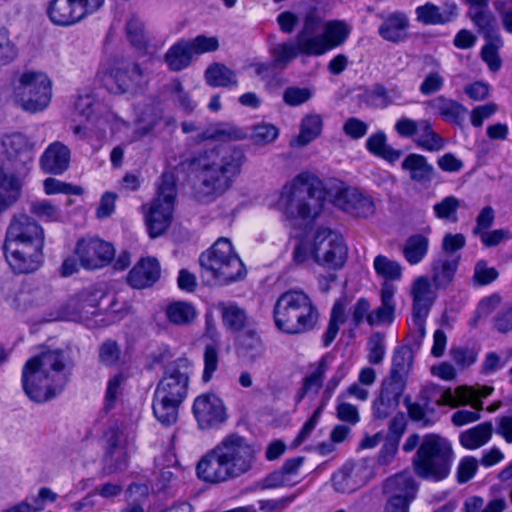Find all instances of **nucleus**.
<instances>
[{"mask_svg": "<svg viewBox=\"0 0 512 512\" xmlns=\"http://www.w3.org/2000/svg\"><path fill=\"white\" fill-rule=\"evenodd\" d=\"M257 450L245 437L230 434L208 451L197 464V475L218 484L248 473L256 462Z\"/></svg>", "mask_w": 512, "mask_h": 512, "instance_id": "1", "label": "nucleus"}, {"mask_svg": "<svg viewBox=\"0 0 512 512\" xmlns=\"http://www.w3.org/2000/svg\"><path fill=\"white\" fill-rule=\"evenodd\" d=\"M245 161L242 149L218 146L200 153L193 159L198 173L197 195L200 199H215L232 186Z\"/></svg>", "mask_w": 512, "mask_h": 512, "instance_id": "2", "label": "nucleus"}, {"mask_svg": "<svg viewBox=\"0 0 512 512\" xmlns=\"http://www.w3.org/2000/svg\"><path fill=\"white\" fill-rule=\"evenodd\" d=\"M65 357L61 350H47L31 357L22 369V385L30 400L46 402L59 394L66 382Z\"/></svg>", "mask_w": 512, "mask_h": 512, "instance_id": "3", "label": "nucleus"}, {"mask_svg": "<svg viewBox=\"0 0 512 512\" xmlns=\"http://www.w3.org/2000/svg\"><path fill=\"white\" fill-rule=\"evenodd\" d=\"M273 318L275 326L281 332L299 335L316 326L319 312L307 293L301 289H290L278 297Z\"/></svg>", "mask_w": 512, "mask_h": 512, "instance_id": "4", "label": "nucleus"}, {"mask_svg": "<svg viewBox=\"0 0 512 512\" xmlns=\"http://www.w3.org/2000/svg\"><path fill=\"white\" fill-rule=\"evenodd\" d=\"M313 181L308 173H301L282 187L277 207L287 219H313L321 213L324 192Z\"/></svg>", "mask_w": 512, "mask_h": 512, "instance_id": "5", "label": "nucleus"}, {"mask_svg": "<svg viewBox=\"0 0 512 512\" xmlns=\"http://www.w3.org/2000/svg\"><path fill=\"white\" fill-rule=\"evenodd\" d=\"M189 376L174 365L168 366L157 384L152 409L165 426L176 423L181 404L188 395Z\"/></svg>", "mask_w": 512, "mask_h": 512, "instance_id": "6", "label": "nucleus"}, {"mask_svg": "<svg viewBox=\"0 0 512 512\" xmlns=\"http://www.w3.org/2000/svg\"><path fill=\"white\" fill-rule=\"evenodd\" d=\"M201 275L208 282L229 284L241 280L246 270L229 239L219 238L213 246L199 257Z\"/></svg>", "mask_w": 512, "mask_h": 512, "instance_id": "7", "label": "nucleus"}, {"mask_svg": "<svg viewBox=\"0 0 512 512\" xmlns=\"http://www.w3.org/2000/svg\"><path fill=\"white\" fill-rule=\"evenodd\" d=\"M452 456V446L446 438L427 434L413 459L414 471L422 479L443 480L450 472Z\"/></svg>", "mask_w": 512, "mask_h": 512, "instance_id": "8", "label": "nucleus"}, {"mask_svg": "<svg viewBox=\"0 0 512 512\" xmlns=\"http://www.w3.org/2000/svg\"><path fill=\"white\" fill-rule=\"evenodd\" d=\"M176 197V178L172 173H164L157 195L145 214L147 229L152 238L162 235L169 228L173 219Z\"/></svg>", "mask_w": 512, "mask_h": 512, "instance_id": "9", "label": "nucleus"}, {"mask_svg": "<svg viewBox=\"0 0 512 512\" xmlns=\"http://www.w3.org/2000/svg\"><path fill=\"white\" fill-rule=\"evenodd\" d=\"M15 95L25 111L30 113L40 112L51 101V81L43 72L26 71L19 78Z\"/></svg>", "mask_w": 512, "mask_h": 512, "instance_id": "10", "label": "nucleus"}, {"mask_svg": "<svg viewBox=\"0 0 512 512\" xmlns=\"http://www.w3.org/2000/svg\"><path fill=\"white\" fill-rule=\"evenodd\" d=\"M102 82L112 93L134 92L143 87L145 73L135 62L116 60L103 73Z\"/></svg>", "mask_w": 512, "mask_h": 512, "instance_id": "11", "label": "nucleus"}, {"mask_svg": "<svg viewBox=\"0 0 512 512\" xmlns=\"http://www.w3.org/2000/svg\"><path fill=\"white\" fill-rule=\"evenodd\" d=\"M312 252L317 264L330 269L342 267L347 257V248L342 237L327 228L316 231Z\"/></svg>", "mask_w": 512, "mask_h": 512, "instance_id": "12", "label": "nucleus"}, {"mask_svg": "<svg viewBox=\"0 0 512 512\" xmlns=\"http://www.w3.org/2000/svg\"><path fill=\"white\" fill-rule=\"evenodd\" d=\"M103 3L104 0H52L47 13L54 24L69 26L96 12Z\"/></svg>", "mask_w": 512, "mask_h": 512, "instance_id": "13", "label": "nucleus"}, {"mask_svg": "<svg viewBox=\"0 0 512 512\" xmlns=\"http://www.w3.org/2000/svg\"><path fill=\"white\" fill-rule=\"evenodd\" d=\"M44 230L31 217L26 214H15L6 230L3 246H44Z\"/></svg>", "mask_w": 512, "mask_h": 512, "instance_id": "14", "label": "nucleus"}, {"mask_svg": "<svg viewBox=\"0 0 512 512\" xmlns=\"http://www.w3.org/2000/svg\"><path fill=\"white\" fill-rule=\"evenodd\" d=\"M75 254L83 268L94 270L108 265L115 250L111 243L99 238H82L76 243Z\"/></svg>", "mask_w": 512, "mask_h": 512, "instance_id": "15", "label": "nucleus"}, {"mask_svg": "<svg viewBox=\"0 0 512 512\" xmlns=\"http://www.w3.org/2000/svg\"><path fill=\"white\" fill-rule=\"evenodd\" d=\"M192 412L200 429L217 428L227 420L224 403L214 393H203L196 397Z\"/></svg>", "mask_w": 512, "mask_h": 512, "instance_id": "16", "label": "nucleus"}, {"mask_svg": "<svg viewBox=\"0 0 512 512\" xmlns=\"http://www.w3.org/2000/svg\"><path fill=\"white\" fill-rule=\"evenodd\" d=\"M6 261L17 274H29L37 271L43 263V247L3 246Z\"/></svg>", "mask_w": 512, "mask_h": 512, "instance_id": "17", "label": "nucleus"}, {"mask_svg": "<svg viewBox=\"0 0 512 512\" xmlns=\"http://www.w3.org/2000/svg\"><path fill=\"white\" fill-rule=\"evenodd\" d=\"M2 148L15 171L26 168L35 156V143L22 133L6 136L2 141Z\"/></svg>", "mask_w": 512, "mask_h": 512, "instance_id": "18", "label": "nucleus"}, {"mask_svg": "<svg viewBox=\"0 0 512 512\" xmlns=\"http://www.w3.org/2000/svg\"><path fill=\"white\" fill-rule=\"evenodd\" d=\"M334 204L344 212L367 218L375 213L373 199L354 187H343L334 196Z\"/></svg>", "mask_w": 512, "mask_h": 512, "instance_id": "19", "label": "nucleus"}, {"mask_svg": "<svg viewBox=\"0 0 512 512\" xmlns=\"http://www.w3.org/2000/svg\"><path fill=\"white\" fill-rule=\"evenodd\" d=\"M493 391L492 387H482L477 391L472 387L459 386L455 390L437 389L439 397L435 400L438 406L457 407L464 404H470L473 409L482 410L481 398L489 396Z\"/></svg>", "mask_w": 512, "mask_h": 512, "instance_id": "20", "label": "nucleus"}, {"mask_svg": "<svg viewBox=\"0 0 512 512\" xmlns=\"http://www.w3.org/2000/svg\"><path fill=\"white\" fill-rule=\"evenodd\" d=\"M366 467L362 463L347 462L332 476V485L338 493H352L366 483Z\"/></svg>", "mask_w": 512, "mask_h": 512, "instance_id": "21", "label": "nucleus"}, {"mask_svg": "<svg viewBox=\"0 0 512 512\" xmlns=\"http://www.w3.org/2000/svg\"><path fill=\"white\" fill-rule=\"evenodd\" d=\"M378 16L382 20L378 28V34L381 38L391 43H400L407 39L410 20L405 12L394 11Z\"/></svg>", "mask_w": 512, "mask_h": 512, "instance_id": "22", "label": "nucleus"}, {"mask_svg": "<svg viewBox=\"0 0 512 512\" xmlns=\"http://www.w3.org/2000/svg\"><path fill=\"white\" fill-rule=\"evenodd\" d=\"M436 290L427 276H418L413 280L410 288L412 315H429L437 298Z\"/></svg>", "mask_w": 512, "mask_h": 512, "instance_id": "23", "label": "nucleus"}, {"mask_svg": "<svg viewBox=\"0 0 512 512\" xmlns=\"http://www.w3.org/2000/svg\"><path fill=\"white\" fill-rule=\"evenodd\" d=\"M350 34L349 26L339 20L328 21L325 23L323 33L319 35V39L313 41L314 55L320 56L327 51L342 45Z\"/></svg>", "mask_w": 512, "mask_h": 512, "instance_id": "24", "label": "nucleus"}, {"mask_svg": "<svg viewBox=\"0 0 512 512\" xmlns=\"http://www.w3.org/2000/svg\"><path fill=\"white\" fill-rule=\"evenodd\" d=\"M97 306L98 302L94 294L82 292L62 306L59 318L66 321H86L90 315L96 313Z\"/></svg>", "mask_w": 512, "mask_h": 512, "instance_id": "25", "label": "nucleus"}, {"mask_svg": "<svg viewBox=\"0 0 512 512\" xmlns=\"http://www.w3.org/2000/svg\"><path fill=\"white\" fill-rule=\"evenodd\" d=\"M70 158L71 152L68 146L55 141L44 150L39 164L44 173L61 175L69 168Z\"/></svg>", "mask_w": 512, "mask_h": 512, "instance_id": "26", "label": "nucleus"}, {"mask_svg": "<svg viewBox=\"0 0 512 512\" xmlns=\"http://www.w3.org/2000/svg\"><path fill=\"white\" fill-rule=\"evenodd\" d=\"M396 288L393 284L383 282L380 289V305L374 310H371L368 319V325L371 327L390 325L395 319L396 302H395Z\"/></svg>", "mask_w": 512, "mask_h": 512, "instance_id": "27", "label": "nucleus"}, {"mask_svg": "<svg viewBox=\"0 0 512 512\" xmlns=\"http://www.w3.org/2000/svg\"><path fill=\"white\" fill-rule=\"evenodd\" d=\"M418 487L408 472H402L389 477L383 486L387 499L404 500L410 503L415 499Z\"/></svg>", "mask_w": 512, "mask_h": 512, "instance_id": "28", "label": "nucleus"}, {"mask_svg": "<svg viewBox=\"0 0 512 512\" xmlns=\"http://www.w3.org/2000/svg\"><path fill=\"white\" fill-rule=\"evenodd\" d=\"M160 265L157 259H141L130 271L128 282L133 288L142 289L152 286L160 277Z\"/></svg>", "mask_w": 512, "mask_h": 512, "instance_id": "29", "label": "nucleus"}, {"mask_svg": "<svg viewBox=\"0 0 512 512\" xmlns=\"http://www.w3.org/2000/svg\"><path fill=\"white\" fill-rule=\"evenodd\" d=\"M425 107L432 114L454 124H460L467 112V109L462 104L443 95L426 101Z\"/></svg>", "mask_w": 512, "mask_h": 512, "instance_id": "30", "label": "nucleus"}, {"mask_svg": "<svg viewBox=\"0 0 512 512\" xmlns=\"http://www.w3.org/2000/svg\"><path fill=\"white\" fill-rule=\"evenodd\" d=\"M246 137V133L232 123L216 122L208 125L201 132L193 136L195 143H201L207 140L233 141L241 140Z\"/></svg>", "mask_w": 512, "mask_h": 512, "instance_id": "31", "label": "nucleus"}, {"mask_svg": "<svg viewBox=\"0 0 512 512\" xmlns=\"http://www.w3.org/2000/svg\"><path fill=\"white\" fill-rule=\"evenodd\" d=\"M329 356H323L316 364L314 370L302 379L301 388L295 395L296 403L301 402L308 395H316L323 385V380L329 368Z\"/></svg>", "mask_w": 512, "mask_h": 512, "instance_id": "32", "label": "nucleus"}, {"mask_svg": "<svg viewBox=\"0 0 512 512\" xmlns=\"http://www.w3.org/2000/svg\"><path fill=\"white\" fill-rule=\"evenodd\" d=\"M323 119L320 114L311 112L303 116L299 126V134L290 141L291 147H304L318 138L322 132Z\"/></svg>", "mask_w": 512, "mask_h": 512, "instance_id": "33", "label": "nucleus"}, {"mask_svg": "<svg viewBox=\"0 0 512 512\" xmlns=\"http://www.w3.org/2000/svg\"><path fill=\"white\" fill-rule=\"evenodd\" d=\"M236 350L238 355L249 363L257 361L265 354V346L254 330L246 331L238 336Z\"/></svg>", "mask_w": 512, "mask_h": 512, "instance_id": "34", "label": "nucleus"}, {"mask_svg": "<svg viewBox=\"0 0 512 512\" xmlns=\"http://www.w3.org/2000/svg\"><path fill=\"white\" fill-rule=\"evenodd\" d=\"M401 167L409 173L410 179L420 184L430 183L435 173L434 167L425 156L411 153L403 160Z\"/></svg>", "mask_w": 512, "mask_h": 512, "instance_id": "35", "label": "nucleus"}, {"mask_svg": "<svg viewBox=\"0 0 512 512\" xmlns=\"http://www.w3.org/2000/svg\"><path fill=\"white\" fill-rule=\"evenodd\" d=\"M459 259L440 257L431 264V283L435 289H444L453 281L458 269Z\"/></svg>", "mask_w": 512, "mask_h": 512, "instance_id": "36", "label": "nucleus"}, {"mask_svg": "<svg viewBox=\"0 0 512 512\" xmlns=\"http://www.w3.org/2000/svg\"><path fill=\"white\" fill-rule=\"evenodd\" d=\"M20 192V181L0 162V213L18 200Z\"/></svg>", "mask_w": 512, "mask_h": 512, "instance_id": "37", "label": "nucleus"}, {"mask_svg": "<svg viewBox=\"0 0 512 512\" xmlns=\"http://www.w3.org/2000/svg\"><path fill=\"white\" fill-rule=\"evenodd\" d=\"M429 238L423 234L417 233L409 236L401 247L404 259L410 265L421 263L429 251Z\"/></svg>", "mask_w": 512, "mask_h": 512, "instance_id": "38", "label": "nucleus"}, {"mask_svg": "<svg viewBox=\"0 0 512 512\" xmlns=\"http://www.w3.org/2000/svg\"><path fill=\"white\" fill-rule=\"evenodd\" d=\"M414 143L423 150L435 152L444 148V139L437 134L428 119H420L417 133L413 137Z\"/></svg>", "mask_w": 512, "mask_h": 512, "instance_id": "39", "label": "nucleus"}, {"mask_svg": "<svg viewBox=\"0 0 512 512\" xmlns=\"http://www.w3.org/2000/svg\"><path fill=\"white\" fill-rule=\"evenodd\" d=\"M414 349L410 345H403L395 349L392 357V365L388 377L404 380L412 368L414 360Z\"/></svg>", "mask_w": 512, "mask_h": 512, "instance_id": "40", "label": "nucleus"}, {"mask_svg": "<svg viewBox=\"0 0 512 512\" xmlns=\"http://www.w3.org/2000/svg\"><path fill=\"white\" fill-rule=\"evenodd\" d=\"M221 313L224 326L231 331H240L249 323L245 310L235 303L219 302L216 305Z\"/></svg>", "mask_w": 512, "mask_h": 512, "instance_id": "41", "label": "nucleus"}, {"mask_svg": "<svg viewBox=\"0 0 512 512\" xmlns=\"http://www.w3.org/2000/svg\"><path fill=\"white\" fill-rule=\"evenodd\" d=\"M270 52L273 57V64L280 69L286 68L300 54L307 56L305 48H302L301 41H297V39L295 42L287 41L276 44L271 48Z\"/></svg>", "mask_w": 512, "mask_h": 512, "instance_id": "42", "label": "nucleus"}, {"mask_svg": "<svg viewBox=\"0 0 512 512\" xmlns=\"http://www.w3.org/2000/svg\"><path fill=\"white\" fill-rule=\"evenodd\" d=\"M491 422L480 423L460 434L459 440L466 449L474 450L485 445L492 437Z\"/></svg>", "mask_w": 512, "mask_h": 512, "instance_id": "43", "label": "nucleus"}, {"mask_svg": "<svg viewBox=\"0 0 512 512\" xmlns=\"http://www.w3.org/2000/svg\"><path fill=\"white\" fill-rule=\"evenodd\" d=\"M205 81L212 87H232L238 84L236 73L221 63H213L205 70Z\"/></svg>", "mask_w": 512, "mask_h": 512, "instance_id": "44", "label": "nucleus"}, {"mask_svg": "<svg viewBox=\"0 0 512 512\" xmlns=\"http://www.w3.org/2000/svg\"><path fill=\"white\" fill-rule=\"evenodd\" d=\"M467 15L484 39L500 35L496 18L489 7L468 10Z\"/></svg>", "mask_w": 512, "mask_h": 512, "instance_id": "45", "label": "nucleus"}, {"mask_svg": "<svg viewBox=\"0 0 512 512\" xmlns=\"http://www.w3.org/2000/svg\"><path fill=\"white\" fill-rule=\"evenodd\" d=\"M321 19L315 12L306 14L303 22L302 29L298 32L297 41H301L302 48H305L307 56L314 55V45L312 44L315 39H319V35H315L320 29Z\"/></svg>", "mask_w": 512, "mask_h": 512, "instance_id": "46", "label": "nucleus"}, {"mask_svg": "<svg viewBox=\"0 0 512 512\" xmlns=\"http://www.w3.org/2000/svg\"><path fill=\"white\" fill-rule=\"evenodd\" d=\"M193 54L186 43L180 40L172 45L165 54V62L171 71H181L191 63Z\"/></svg>", "mask_w": 512, "mask_h": 512, "instance_id": "47", "label": "nucleus"}, {"mask_svg": "<svg viewBox=\"0 0 512 512\" xmlns=\"http://www.w3.org/2000/svg\"><path fill=\"white\" fill-rule=\"evenodd\" d=\"M167 320L177 326L191 324L197 316L195 307L183 301L172 302L165 309Z\"/></svg>", "mask_w": 512, "mask_h": 512, "instance_id": "48", "label": "nucleus"}, {"mask_svg": "<svg viewBox=\"0 0 512 512\" xmlns=\"http://www.w3.org/2000/svg\"><path fill=\"white\" fill-rule=\"evenodd\" d=\"M373 268L377 276L384 279V282L392 284L402 278V265L387 256L377 255L373 261Z\"/></svg>", "mask_w": 512, "mask_h": 512, "instance_id": "49", "label": "nucleus"}, {"mask_svg": "<svg viewBox=\"0 0 512 512\" xmlns=\"http://www.w3.org/2000/svg\"><path fill=\"white\" fill-rule=\"evenodd\" d=\"M369 103L378 108H385L397 104L402 99V91L398 87L385 88L383 85H375L368 93Z\"/></svg>", "mask_w": 512, "mask_h": 512, "instance_id": "50", "label": "nucleus"}, {"mask_svg": "<svg viewBox=\"0 0 512 512\" xmlns=\"http://www.w3.org/2000/svg\"><path fill=\"white\" fill-rule=\"evenodd\" d=\"M165 91L175 105L186 113H192L196 108V102L191 98L188 91L185 90L179 79H173L165 86Z\"/></svg>", "mask_w": 512, "mask_h": 512, "instance_id": "51", "label": "nucleus"}, {"mask_svg": "<svg viewBox=\"0 0 512 512\" xmlns=\"http://www.w3.org/2000/svg\"><path fill=\"white\" fill-rule=\"evenodd\" d=\"M133 451V446H130L124 449H116L114 451L104 452L103 471L107 475H111L125 470L128 466V461Z\"/></svg>", "mask_w": 512, "mask_h": 512, "instance_id": "52", "label": "nucleus"}, {"mask_svg": "<svg viewBox=\"0 0 512 512\" xmlns=\"http://www.w3.org/2000/svg\"><path fill=\"white\" fill-rule=\"evenodd\" d=\"M346 321V303L340 299L336 301L332 307L329 323L326 332L323 336V343L325 346L330 345L336 338L340 325Z\"/></svg>", "mask_w": 512, "mask_h": 512, "instance_id": "53", "label": "nucleus"}, {"mask_svg": "<svg viewBox=\"0 0 512 512\" xmlns=\"http://www.w3.org/2000/svg\"><path fill=\"white\" fill-rule=\"evenodd\" d=\"M366 147L371 153L380 156L389 162H394L401 156L400 151L395 150L386 144V136L383 132L371 135L366 140Z\"/></svg>", "mask_w": 512, "mask_h": 512, "instance_id": "54", "label": "nucleus"}, {"mask_svg": "<svg viewBox=\"0 0 512 512\" xmlns=\"http://www.w3.org/2000/svg\"><path fill=\"white\" fill-rule=\"evenodd\" d=\"M486 44L482 47L481 57L491 71H497L501 67L498 50L503 46L501 35L485 38Z\"/></svg>", "mask_w": 512, "mask_h": 512, "instance_id": "55", "label": "nucleus"}, {"mask_svg": "<svg viewBox=\"0 0 512 512\" xmlns=\"http://www.w3.org/2000/svg\"><path fill=\"white\" fill-rule=\"evenodd\" d=\"M461 206V201L455 196H447L433 205L435 216L440 220L456 222L458 220L457 211Z\"/></svg>", "mask_w": 512, "mask_h": 512, "instance_id": "56", "label": "nucleus"}, {"mask_svg": "<svg viewBox=\"0 0 512 512\" xmlns=\"http://www.w3.org/2000/svg\"><path fill=\"white\" fill-rule=\"evenodd\" d=\"M104 452H110L118 449L133 446L128 436L118 426H111L107 429L103 436Z\"/></svg>", "mask_w": 512, "mask_h": 512, "instance_id": "57", "label": "nucleus"}, {"mask_svg": "<svg viewBox=\"0 0 512 512\" xmlns=\"http://www.w3.org/2000/svg\"><path fill=\"white\" fill-rule=\"evenodd\" d=\"M126 35L130 43L142 49L146 47L147 36L144 29L143 22L135 15H131L126 23Z\"/></svg>", "mask_w": 512, "mask_h": 512, "instance_id": "58", "label": "nucleus"}, {"mask_svg": "<svg viewBox=\"0 0 512 512\" xmlns=\"http://www.w3.org/2000/svg\"><path fill=\"white\" fill-rule=\"evenodd\" d=\"M367 359L370 364L382 363L386 354L385 336L381 332H374L367 341Z\"/></svg>", "mask_w": 512, "mask_h": 512, "instance_id": "59", "label": "nucleus"}, {"mask_svg": "<svg viewBox=\"0 0 512 512\" xmlns=\"http://www.w3.org/2000/svg\"><path fill=\"white\" fill-rule=\"evenodd\" d=\"M408 415L414 422L421 423L423 426H430L434 423L431 418L433 415V408L429 407V402L426 401L424 404L418 402L405 401Z\"/></svg>", "mask_w": 512, "mask_h": 512, "instance_id": "60", "label": "nucleus"}, {"mask_svg": "<svg viewBox=\"0 0 512 512\" xmlns=\"http://www.w3.org/2000/svg\"><path fill=\"white\" fill-rule=\"evenodd\" d=\"M405 388L406 382L404 380L387 376L381 383L379 394L400 404V398L403 395Z\"/></svg>", "mask_w": 512, "mask_h": 512, "instance_id": "61", "label": "nucleus"}, {"mask_svg": "<svg viewBox=\"0 0 512 512\" xmlns=\"http://www.w3.org/2000/svg\"><path fill=\"white\" fill-rule=\"evenodd\" d=\"M336 417L348 425H356L360 422V414L358 408L347 402L343 396L337 397Z\"/></svg>", "mask_w": 512, "mask_h": 512, "instance_id": "62", "label": "nucleus"}, {"mask_svg": "<svg viewBox=\"0 0 512 512\" xmlns=\"http://www.w3.org/2000/svg\"><path fill=\"white\" fill-rule=\"evenodd\" d=\"M193 56L200 55L208 52H214L219 47V42L215 36L198 35L197 37L186 40Z\"/></svg>", "mask_w": 512, "mask_h": 512, "instance_id": "63", "label": "nucleus"}, {"mask_svg": "<svg viewBox=\"0 0 512 512\" xmlns=\"http://www.w3.org/2000/svg\"><path fill=\"white\" fill-rule=\"evenodd\" d=\"M415 14L417 21L425 25H442L440 7L433 3L427 2L418 6Z\"/></svg>", "mask_w": 512, "mask_h": 512, "instance_id": "64", "label": "nucleus"}]
</instances>
